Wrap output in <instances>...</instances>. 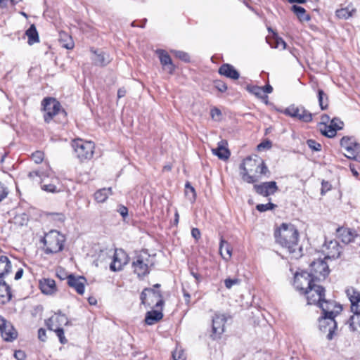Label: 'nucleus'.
<instances>
[{"instance_id": "48", "label": "nucleus", "mask_w": 360, "mask_h": 360, "mask_svg": "<svg viewBox=\"0 0 360 360\" xmlns=\"http://www.w3.org/2000/svg\"><path fill=\"white\" fill-rule=\"evenodd\" d=\"M171 52L178 58L180 60L184 61V62H189L190 60V56L189 55L184 51H171Z\"/></svg>"}, {"instance_id": "39", "label": "nucleus", "mask_w": 360, "mask_h": 360, "mask_svg": "<svg viewBox=\"0 0 360 360\" xmlns=\"http://www.w3.org/2000/svg\"><path fill=\"white\" fill-rule=\"evenodd\" d=\"M247 89L260 99H267L268 96L264 94L263 88L258 86H248Z\"/></svg>"}, {"instance_id": "57", "label": "nucleus", "mask_w": 360, "mask_h": 360, "mask_svg": "<svg viewBox=\"0 0 360 360\" xmlns=\"http://www.w3.org/2000/svg\"><path fill=\"white\" fill-rule=\"evenodd\" d=\"M331 185L328 181H323L321 183V194L323 195L326 192L330 190Z\"/></svg>"}, {"instance_id": "52", "label": "nucleus", "mask_w": 360, "mask_h": 360, "mask_svg": "<svg viewBox=\"0 0 360 360\" xmlns=\"http://www.w3.org/2000/svg\"><path fill=\"white\" fill-rule=\"evenodd\" d=\"M269 172V171L265 162L262 160L259 159L258 173L260 174L266 175Z\"/></svg>"}, {"instance_id": "6", "label": "nucleus", "mask_w": 360, "mask_h": 360, "mask_svg": "<svg viewBox=\"0 0 360 360\" xmlns=\"http://www.w3.org/2000/svg\"><path fill=\"white\" fill-rule=\"evenodd\" d=\"M259 159L245 158L240 165V174L242 179L248 183L254 184L258 181V177L255 174L258 173Z\"/></svg>"}, {"instance_id": "54", "label": "nucleus", "mask_w": 360, "mask_h": 360, "mask_svg": "<svg viewBox=\"0 0 360 360\" xmlns=\"http://www.w3.org/2000/svg\"><path fill=\"white\" fill-rule=\"evenodd\" d=\"M240 283L238 278H226L224 281V284L226 288L230 289L233 285H237Z\"/></svg>"}, {"instance_id": "40", "label": "nucleus", "mask_w": 360, "mask_h": 360, "mask_svg": "<svg viewBox=\"0 0 360 360\" xmlns=\"http://www.w3.org/2000/svg\"><path fill=\"white\" fill-rule=\"evenodd\" d=\"M48 328L50 330H53L56 333L61 344L64 345L68 342V340L64 335V330L61 327L56 326L55 324L50 323L49 328Z\"/></svg>"}, {"instance_id": "28", "label": "nucleus", "mask_w": 360, "mask_h": 360, "mask_svg": "<svg viewBox=\"0 0 360 360\" xmlns=\"http://www.w3.org/2000/svg\"><path fill=\"white\" fill-rule=\"evenodd\" d=\"M69 323L68 317L59 311L56 314L55 316L48 319L46 325L48 328H49L50 323L55 324L56 326L60 327L62 325H68Z\"/></svg>"}, {"instance_id": "49", "label": "nucleus", "mask_w": 360, "mask_h": 360, "mask_svg": "<svg viewBox=\"0 0 360 360\" xmlns=\"http://www.w3.org/2000/svg\"><path fill=\"white\" fill-rule=\"evenodd\" d=\"M44 158V154L42 151L37 150L33 153L31 155L32 160L36 163L39 164L41 163Z\"/></svg>"}, {"instance_id": "4", "label": "nucleus", "mask_w": 360, "mask_h": 360, "mask_svg": "<svg viewBox=\"0 0 360 360\" xmlns=\"http://www.w3.org/2000/svg\"><path fill=\"white\" fill-rule=\"evenodd\" d=\"M42 110L44 111V118L46 123H49L56 116L59 115L65 119L67 113L61 108L59 101L52 97H46L41 102Z\"/></svg>"}, {"instance_id": "3", "label": "nucleus", "mask_w": 360, "mask_h": 360, "mask_svg": "<svg viewBox=\"0 0 360 360\" xmlns=\"http://www.w3.org/2000/svg\"><path fill=\"white\" fill-rule=\"evenodd\" d=\"M318 307L322 310V316L319 317L320 326H325V321H328L334 327L335 318L342 311V305L333 300L324 298Z\"/></svg>"}, {"instance_id": "33", "label": "nucleus", "mask_w": 360, "mask_h": 360, "mask_svg": "<svg viewBox=\"0 0 360 360\" xmlns=\"http://www.w3.org/2000/svg\"><path fill=\"white\" fill-rule=\"evenodd\" d=\"M112 195V188H103L98 190L94 193V199L96 202L99 203L104 202L109 195Z\"/></svg>"}, {"instance_id": "51", "label": "nucleus", "mask_w": 360, "mask_h": 360, "mask_svg": "<svg viewBox=\"0 0 360 360\" xmlns=\"http://www.w3.org/2000/svg\"><path fill=\"white\" fill-rule=\"evenodd\" d=\"M215 88L220 92H225L227 90L226 84L221 80H215L214 82Z\"/></svg>"}, {"instance_id": "9", "label": "nucleus", "mask_w": 360, "mask_h": 360, "mask_svg": "<svg viewBox=\"0 0 360 360\" xmlns=\"http://www.w3.org/2000/svg\"><path fill=\"white\" fill-rule=\"evenodd\" d=\"M283 113L304 122H310L312 120V114L302 105L292 104L287 107Z\"/></svg>"}, {"instance_id": "22", "label": "nucleus", "mask_w": 360, "mask_h": 360, "mask_svg": "<svg viewBox=\"0 0 360 360\" xmlns=\"http://www.w3.org/2000/svg\"><path fill=\"white\" fill-rule=\"evenodd\" d=\"M218 72L219 75L233 80H236L240 77L238 71L229 63L222 64L219 67Z\"/></svg>"}, {"instance_id": "7", "label": "nucleus", "mask_w": 360, "mask_h": 360, "mask_svg": "<svg viewBox=\"0 0 360 360\" xmlns=\"http://www.w3.org/2000/svg\"><path fill=\"white\" fill-rule=\"evenodd\" d=\"M76 157L80 162H84L92 158L95 146L91 141L82 139H75L72 143Z\"/></svg>"}, {"instance_id": "26", "label": "nucleus", "mask_w": 360, "mask_h": 360, "mask_svg": "<svg viewBox=\"0 0 360 360\" xmlns=\"http://www.w3.org/2000/svg\"><path fill=\"white\" fill-rule=\"evenodd\" d=\"M227 142L226 141H221L218 143V146L216 148L212 150L214 155H217L220 160H227L231 153L229 149L226 148Z\"/></svg>"}, {"instance_id": "31", "label": "nucleus", "mask_w": 360, "mask_h": 360, "mask_svg": "<svg viewBox=\"0 0 360 360\" xmlns=\"http://www.w3.org/2000/svg\"><path fill=\"white\" fill-rule=\"evenodd\" d=\"M219 253L221 257L226 261L229 260L231 257L232 248L230 244L223 238L220 240Z\"/></svg>"}, {"instance_id": "36", "label": "nucleus", "mask_w": 360, "mask_h": 360, "mask_svg": "<svg viewBox=\"0 0 360 360\" xmlns=\"http://www.w3.org/2000/svg\"><path fill=\"white\" fill-rule=\"evenodd\" d=\"M356 13V9L351 7L347 6L336 11V15L340 19H348L352 17L353 14Z\"/></svg>"}, {"instance_id": "34", "label": "nucleus", "mask_w": 360, "mask_h": 360, "mask_svg": "<svg viewBox=\"0 0 360 360\" xmlns=\"http://www.w3.org/2000/svg\"><path fill=\"white\" fill-rule=\"evenodd\" d=\"M25 34L28 38V44L32 45L39 41V34L34 25H31L28 30H26Z\"/></svg>"}, {"instance_id": "43", "label": "nucleus", "mask_w": 360, "mask_h": 360, "mask_svg": "<svg viewBox=\"0 0 360 360\" xmlns=\"http://www.w3.org/2000/svg\"><path fill=\"white\" fill-rule=\"evenodd\" d=\"M354 314L351 316L349 319V328L352 331L356 330V324L360 328V313H354Z\"/></svg>"}, {"instance_id": "21", "label": "nucleus", "mask_w": 360, "mask_h": 360, "mask_svg": "<svg viewBox=\"0 0 360 360\" xmlns=\"http://www.w3.org/2000/svg\"><path fill=\"white\" fill-rule=\"evenodd\" d=\"M93 53L91 60L95 65L103 67L107 65L111 60L110 56L102 51L91 49Z\"/></svg>"}, {"instance_id": "56", "label": "nucleus", "mask_w": 360, "mask_h": 360, "mask_svg": "<svg viewBox=\"0 0 360 360\" xmlns=\"http://www.w3.org/2000/svg\"><path fill=\"white\" fill-rule=\"evenodd\" d=\"M8 193L7 188L0 182V202L7 196Z\"/></svg>"}, {"instance_id": "16", "label": "nucleus", "mask_w": 360, "mask_h": 360, "mask_svg": "<svg viewBox=\"0 0 360 360\" xmlns=\"http://www.w3.org/2000/svg\"><path fill=\"white\" fill-rule=\"evenodd\" d=\"M226 322V318L224 314H215L212 319V333L211 335L213 339L219 338L224 332V326Z\"/></svg>"}, {"instance_id": "60", "label": "nucleus", "mask_w": 360, "mask_h": 360, "mask_svg": "<svg viewBox=\"0 0 360 360\" xmlns=\"http://www.w3.org/2000/svg\"><path fill=\"white\" fill-rule=\"evenodd\" d=\"M14 357L17 359V360H25V357H26V355L25 354L24 352L21 351V350H18V351H15V353H14Z\"/></svg>"}, {"instance_id": "19", "label": "nucleus", "mask_w": 360, "mask_h": 360, "mask_svg": "<svg viewBox=\"0 0 360 360\" xmlns=\"http://www.w3.org/2000/svg\"><path fill=\"white\" fill-rule=\"evenodd\" d=\"M156 53L159 56L160 63L162 65L163 69L169 74H173L175 70V65L173 64L171 57L168 53L162 49H158Z\"/></svg>"}, {"instance_id": "1", "label": "nucleus", "mask_w": 360, "mask_h": 360, "mask_svg": "<svg viewBox=\"0 0 360 360\" xmlns=\"http://www.w3.org/2000/svg\"><path fill=\"white\" fill-rule=\"evenodd\" d=\"M276 243L288 250L293 258L298 259L302 256V248L299 245V232L295 225L283 223L275 229Z\"/></svg>"}, {"instance_id": "41", "label": "nucleus", "mask_w": 360, "mask_h": 360, "mask_svg": "<svg viewBox=\"0 0 360 360\" xmlns=\"http://www.w3.org/2000/svg\"><path fill=\"white\" fill-rule=\"evenodd\" d=\"M333 326L331 325L329 323V321H325V326H323V327H321L320 325L319 324V328L321 331H323V332L328 331V333L327 335V338L329 340L333 339L334 331L337 328V323L335 321V326L334 327H333Z\"/></svg>"}, {"instance_id": "47", "label": "nucleus", "mask_w": 360, "mask_h": 360, "mask_svg": "<svg viewBox=\"0 0 360 360\" xmlns=\"http://www.w3.org/2000/svg\"><path fill=\"white\" fill-rule=\"evenodd\" d=\"M307 144L312 151L318 152L321 150L322 146L321 143H318L314 139H308L307 141Z\"/></svg>"}, {"instance_id": "50", "label": "nucleus", "mask_w": 360, "mask_h": 360, "mask_svg": "<svg viewBox=\"0 0 360 360\" xmlns=\"http://www.w3.org/2000/svg\"><path fill=\"white\" fill-rule=\"evenodd\" d=\"M172 357L174 360H185L186 356L184 351L181 349H176L172 352Z\"/></svg>"}, {"instance_id": "42", "label": "nucleus", "mask_w": 360, "mask_h": 360, "mask_svg": "<svg viewBox=\"0 0 360 360\" xmlns=\"http://www.w3.org/2000/svg\"><path fill=\"white\" fill-rule=\"evenodd\" d=\"M318 100L321 110H326L328 105V99L326 94L322 90H318Z\"/></svg>"}, {"instance_id": "59", "label": "nucleus", "mask_w": 360, "mask_h": 360, "mask_svg": "<svg viewBox=\"0 0 360 360\" xmlns=\"http://www.w3.org/2000/svg\"><path fill=\"white\" fill-rule=\"evenodd\" d=\"M38 338L42 341L45 342L46 340V332L44 328H39L38 330Z\"/></svg>"}, {"instance_id": "14", "label": "nucleus", "mask_w": 360, "mask_h": 360, "mask_svg": "<svg viewBox=\"0 0 360 360\" xmlns=\"http://www.w3.org/2000/svg\"><path fill=\"white\" fill-rule=\"evenodd\" d=\"M0 332L3 339L7 342L14 340L18 333L13 327L11 323L8 322L2 316L0 315Z\"/></svg>"}, {"instance_id": "10", "label": "nucleus", "mask_w": 360, "mask_h": 360, "mask_svg": "<svg viewBox=\"0 0 360 360\" xmlns=\"http://www.w3.org/2000/svg\"><path fill=\"white\" fill-rule=\"evenodd\" d=\"M315 280L307 271L297 273L294 277V286L302 294H304L314 283Z\"/></svg>"}, {"instance_id": "23", "label": "nucleus", "mask_w": 360, "mask_h": 360, "mask_svg": "<svg viewBox=\"0 0 360 360\" xmlns=\"http://www.w3.org/2000/svg\"><path fill=\"white\" fill-rule=\"evenodd\" d=\"M326 259H336L340 256L341 247L336 240H330L326 245Z\"/></svg>"}, {"instance_id": "46", "label": "nucleus", "mask_w": 360, "mask_h": 360, "mask_svg": "<svg viewBox=\"0 0 360 360\" xmlns=\"http://www.w3.org/2000/svg\"><path fill=\"white\" fill-rule=\"evenodd\" d=\"M51 169H49V171H46L45 172H41L39 170H35V171L30 172L28 173V176L30 179H32L34 176H39L41 178L45 177V176L49 177L51 175Z\"/></svg>"}, {"instance_id": "64", "label": "nucleus", "mask_w": 360, "mask_h": 360, "mask_svg": "<svg viewBox=\"0 0 360 360\" xmlns=\"http://www.w3.org/2000/svg\"><path fill=\"white\" fill-rule=\"evenodd\" d=\"M191 274L195 278L197 283H199L202 280V276L198 273L195 272L193 269H191Z\"/></svg>"}, {"instance_id": "61", "label": "nucleus", "mask_w": 360, "mask_h": 360, "mask_svg": "<svg viewBox=\"0 0 360 360\" xmlns=\"http://www.w3.org/2000/svg\"><path fill=\"white\" fill-rule=\"evenodd\" d=\"M271 147V141H264V142H262L260 143L258 146H257V148L258 150H262V149H264V148H270Z\"/></svg>"}, {"instance_id": "55", "label": "nucleus", "mask_w": 360, "mask_h": 360, "mask_svg": "<svg viewBox=\"0 0 360 360\" xmlns=\"http://www.w3.org/2000/svg\"><path fill=\"white\" fill-rule=\"evenodd\" d=\"M117 212L123 219H125L128 216V208L122 205H118Z\"/></svg>"}, {"instance_id": "18", "label": "nucleus", "mask_w": 360, "mask_h": 360, "mask_svg": "<svg viewBox=\"0 0 360 360\" xmlns=\"http://www.w3.org/2000/svg\"><path fill=\"white\" fill-rule=\"evenodd\" d=\"M343 122L338 118H334L331 120L330 124H324L323 129H321L323 135L333 138L336 135L337 130L342 128Z\"/></svg>"}, {"instance_id": "5", "label": "nucleus", "mask_w": 360, "mask_h": 360, "mask_svg": "<svg viewBox=\"0 0 360 360\" xmlns=\"http://www.w3.org/2000/svg\"><path fill=\"white\" fill-rule=\"evenodd\" d=\"M44 244V252L46 254L57 253L63 250L65 237L56 230L46 233L42 239Z\"/></svg>"}, {"instance_id": "58", "label": "nucleus", "mask_w": 360, "mask_h": 360, "mask_svg": "<svg viewBox=\"0 0 360 360\" xmlns=\"http://www.w3.org/2000/svg\"><path fill=\"white\" fill-rule=\"evenodd\" d=\"M280 47H281L283 49H285L286 47V43L281 38L276 37L275 48H280Z\"/></svg>"}, {"instance_id": "13", "label": "nucleus", "mask_w": 360, "mask_h": 360, "mask_svg": "<svg viewBox=\"0 0 360 360\" xmlns=\"http://www.w3.org/2000/svg\"><path fill=\"white\" fill-rule=\"evenodd\" d=\"M340 146L347 152L348 155L345 156L349 159H355L360 153V144L352 141L350 137H342L340 140Z\"/></svg>"}, {"instance_id": "30", "label": "nucleus", "mask_w": 360, "mask_h": 360, "mask_svg": "<svg viewBox=\"0 0 360 360\" xmlns=\"http://www.w3.org/2000/svg\"><path fill=\"white\" fill-rule=\"evenodd\" d=\"M163 318V314L162 311L159 310H151L148 311L146 314L145 322L148 325H153L158 322Z\"/></svg>"}, {"instance_id": "8", "label": "nucleus", "mask_w": 360, "mask_h": 360, "mask_svg": "<svg viewBox=\"0 0 360 360\" xmlns=\"http://www.w3.org/2000/svg\"><path fill=\"white\" fill-rule=\"evenodd\" d=\"M140 300L142 304L148 307L154 304L155 307L159 308L164 304L160 290L154 288H145L141 293Z\"/></svg>"}, {"instance_id": "25", "label": "nucleus", "mask_w": 360, "mask_h": 360, "mask_svg": "<svg viewBox=\"0 0 360 360\" xmlns=\"http://www.w3.org/2000/svg\"><path fill=\"white\" fill-rule=\"evenodd\" d=\"M39 288L41 292L46 295H52L56 291V282L51 278H43L40 280Z\"/></svg>"}, {"instance_id": "24", "label": "nucleus", "mask_w": 360, "mask_h": 360, "mask_svg": "<svg viewBox=\"0 0 360 360\" xmlns=\"http://www.w3.org/2000/svg\"><path fill=\"white\" fill-rule=\"evenodd\" d=\"M12 298L11 289L5 281H0V304L4 305Z\"/></svg>"}, {"instance_id": "37", "label": "nucleus", "mask_w": 360, "mask_h": 360, "mask_svg": "<svg viewBox=\"0 0 360 360\" xmlns=\"http://www.w3.org/2000/svg\"><path fill=\"white\" fill-rule=\"evenodd\" d=\"M59 41L60 45L67 49H72L74 47V42L72 37L65 32L60 33Z\"/></svg>"}, {"instance_id": "12", "label": "nucleus", "mask_w": 360, "mask_h": 360, "mask_svg": "<svg viewBox=\"0 0 360 360\" xmlns=\"http://www.w3.org/2000/svg\"><path fill=\"white\" fill-rule=\"evenodd\" d=\"M309 267L310 272L309 274L314 280L319 279L320 276L325 278L330 272L327 263L321 259L313 261Z\"/></svg>"}, {"instance_id": "2", "label": "nucleus", "mask_w": 360, "mask_h": 360, "mask_svg": "<svg viewBox=\"0 0 360 360\" xmlns=\"http://www.w3.org/2000/svg\"><path fill=\"white\" fill-rule=\"evenodd\" d=\"M155 265V257L150 255L148 250H143L136 255L133 259L132 268L134 274L139 278L148 275Z\"/></svg>"}, {"instance_id": "17", "label": "nucleus", "mask_w": 360, "mask_h": 360, "mask_svg": "<svg viewBox=\"0 0 360 360\" xmlns=\"http://www.w3.org/2000/svg\"><path fill=\"white\" fill-rule=\"evenodd\" d=\"M254 189L257 193L264 197L274 194L278 190L276 181H268L261 184H255Z\"/></svg>"}, {"instance_id": "45", "label": "nucleus", "mask_w": 360, "mask_h": 360, "mask_svg": "<svg viewBox=\"0 0 360 360\" xmlns=\"http://www.w3.org/2000/svg\"><path fill=\"white\" fill-rule=\"evenodd\" d=\"M276 207V205L272 202H268L266 204H258L256 206V209L257 211L260 212H264L267 210H271Z\"/></svg>"}, {"instance_id": "35", "label": "nucleus", "mask_w": 360, "mask_h": 360, "mask_svg": "<svg viewBox=\"0 0 360 360\" xmlns=\"http://www.w3.org/2000/svg\"><path fill=\"white\" fill-rule=\"evenodd\" d=\"M291 11L297 16L300 21H309L310 16L307 14L306 10L300 6L293 5Z\"/></svg>"}, {"instance_id": "63", "label": "nucleus", "mask_w": 360, "mask_h": 360, "mask_svg": "<svg viewBox=\"0 0 360 360\" xmlns=\"http://www.w3.org/2000/svg\"><path fill=\"white\" fill-rule=\"evenodd\" d=\"M191 235L195 240H198L200 238V231L198 228H193Z\"/></svg>"}, {"instance_id": "38", "label": "nucleus", "mask_w": 360, "mask_h": 360, "mask_svg": "<svg viewBox=\"0 0 360 360\" xmlns=\"http://www.w3.org/2000/svg\"><path fill=\"white\" fill-rule=\"evenodd\" d=\"M345 293L351 302V307H352L353 304L356 302L357 300L360 298V292L353 287L347 288L345 290Z\"/></svg>"}, {"instance_id": "62", "label": "nucleus", "mask_w": 360, "mask_h": 360, "mask_svg": "<svg viewBox=\"0 0 360 360\" xmlns=\"http://www.w3.org/2000/svg\"><path fill=\"white\" fill-rule=\"evenodd\" d=\"M351 309L354 313H360V297L356 302L353 304L352 307H351Z\"/></svg>"}, {"instance_id": "15", "label": "nucleus", "mask_w": 360, "mask_h": 360, "mask_svg": "<svg viewBox=\"0 0 360 360\" xmlns=\"http://www.w3.org/2000/svg\"><path fill=\"white\" fill-rule=\"evenodd\" d=\"M129 257L122 250H116L113 255V259L110 265V269L112 271H119L128 263Z\"/></svg>"}, {"instance_id": "29", "label": "nucleus", "mask_w": 360, "mask_h": 360, "mask_svg": "<svg viewBox=\"0 0 360 360\" xmlns=\"http://www.w3.org/2000/svg\"><path fill=\"white\" fill-rule=\"evenodd\" d=\"M338 232L341 240L346 244L354 241V238L356 236L355 231L349 229H338Z\"/></svg>"}, {"instance_id": "20", "label": "nucleus", "mask_w": 360, "mask_h": 360, "mask_svg": "<svg viewBox=\"0 0 360 360\" xmlns=\"http://www.w3.org/2000/svg\"><path fill=\"white\" fill-rule=\"evenodd\" d=\"M86 282V280L84 276H75L72 274L68 276V285L74 288L79 295H82L84 292Z\"/></svg>"}, {"instance_id": "11", "label": "nucleus", "mask_w": 360, "mask_h": 360, "mask_svg": "<svg viewBox=\"0 0 360 360\" xmlns=\"http://www.w3.org/2000/svg\"><path fill=\"white\" fill-rule=\"evenodd\" d=\"M308 304L319 306L325 298V289L319 285L314 283L310 288L304 292Z\"/></svg>"}, {"instance_id": "32", "label": "nucleus", "mask_w": 360, "mask_h": 360, "mask_svg": "<svg viewBox=\"0 0 360 360\" xmlns=\"http://www.w3.org/2000/svg\"><path fill=\"white\" fill-rule=\"evenodd\" d=\"M11 262L6 256H0V278H4L11 271Z\"/></svg>"}, {"instance_id": "27", "label": "nucleus", "mask_w": 360, "mask_h": 360, "mask_svg": "<svg viewBox=\"0 0 360 360\" xmlns=\"http://www.w3.org/2000/svg\"><path fill=\"white\" fill-rule=\"evenodd\" d=\"M59 180L56 177L51 179V183H47L46 179H43L41 181V189L49 193H58L61 191L60 188H58L56 184H58Z\"/></svg>"}, {"instance_id": "53", "label": "nucleus", "mask_w": 360, "mask_h": 360, "mask_svg": "<svg viewBox=\"0 0 360 360\" xmlns=\"http://www.w3.org/2000/svg\"><path fill=\"white\" fill-rule=\"evenodd\" d=\"M210 115L212 119L215 120H220L221 116V110L217 108H213L211 109Z\"/></svg>"}, {"instance_id": "44", "label": "nucleus", "mask_w": 360, "mask_h": 360, "mask_svg": "<svg viewBox=\"0 0 360 360\" xmlns=\"http://www.w3.org/2000/svg\"><path fill=\"white\" fill-rule=\"evenodd\" d=\"M185 193L188 198L193 201L195 200L196 194L194 188L190 184L189 182H186L185 185Z\"/></svg>"}]
</instances>
